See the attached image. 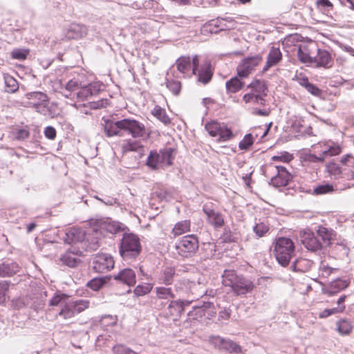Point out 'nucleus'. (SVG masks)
Segmentation results:
<instances>
[{
  "instance_id": "20e7f679",
  "label": "nucleus",
  "mask_w": 354,
  "mask_h": 354,
  "mask_svg": "<svg viewBox=\"0 0 354 354\" xmlns=\"http://www.w3.org/2000/svg\"><path fill=\"white\" fill-rule=\"evenodd\" d=\"M141 251L139 237L133 233H124L119 245V253L122 259L126 261L135 260Z\"/></svg>"
},
{
  "instance_id": "4c0bfd02",
  "label": "nucleus",
  "mask_w": 354,
  "mask_h": 354,
  "mask_svg": "<svg viewBox=\"0 0 354 354\" xmlns=\"http://www.w3.org/2000/svg\"><path fill=\"white\" fill-rule=\"evenodd\" d=\"M3 80L6 86V91L8 93H15L19 88L17 80L8 74L3 75Z\"/></svg>"
},
{
  "instance_id": "7ed1b4c3",
  "label": "nucleus",
  "mask_w": 354,
  "mask_h": 354,
  "mask_svg": "<svg viewBox=\"0 0 354 354\" xmlns=\"http://www.w3.org/2000/svg\"><path fill=\"white\" fill-rule=\"evenodd\" d=\"M25 106L31 107L40 114L53 118L55 115L53 106L50 105L47 95L43 92L34 91L28 93L23 101Z\"/></svg>"
},
{
  "instance_id": "f257e3e1",
  "label": "nucleus",
  "mask_w": 354,
  "mask_h": 354,
  "mask_svg": "<svg viewBox=\"0 0 354 354\" xmlns=\"http://www.w3.org/2000/svg\"><path fill=\"white\" fill-rule=\"evenodd\" d=\"M104 131L107 137L123 136L124 133L131 135L133 138L147 139L149 135L142 122L131 118H124L118 121L106 120Z\"/></svg>"
},
{
  "instance_id": "423d86ee",
  "label": "nucleus",
  "mask_w": 354,
  "mask_h": 354,
  "mask_svg": "<svg viewBox=\"0 0 354 354\" xmlns=\"http://www.w3.org/2000/svg\"><path fill=\"white\" fill-rule=\"evenodd\" d=\"M174 150L165 148L157 152L151 151L147 160V165L152 169H165L173 164Z\"/></svg>"
},
{
  "instance_id": "680f3d73",
  "label": "nucleus",
  "mask_w": 354,
  "mask_h": 354,
  "mask_svg": "<svg viewBox=\"0 0 354 354\" xmlns=\"http://www.w3.org/2000/svg\"><path fill=\"white\" fill-rule=\"evenodd\" d=\"M29 131L26 129H17L15 133V138L19 140H24L29 136Z\"/></svg>"
},
{
  "instance_id": "a211bd4d",
  "label": "nucleus",
  "mask_w": 354,
  "mask_h": 354,
  "mask_svg": "<svg viewBox=\"0 0 354 354\" xmlns=\"http://www.w3.org/2000/svg\"><path fill=\"white\" fill-rule=\"evenodd\" d=\"M181 76L176 75L174 66H171L166 74V86L174 95H178L181 91V83L179 79Z\"/></svg>"
},
{
  "instance_id": "338daca9",
  "label": "nucleus",
  "mask_w": 354,
  "mask_h": 354,
  "mask_svg": "<svg viewBox=\"0 0 354 354\" xmlns=\"http://www.w3.org/2000/svg\"><path fill=\"white\" fill-rule=\"evenodd\" d=\"M326 158L321 154L319 153V156L310 154L308 157V160L311 162H323Z\"/></svg>"
},
{
  "instance_id": "4d7b16f0",
  "label": "nucleus",
  "mask_w": 354,
  "mask_h": 354,
  "mask_svg": "<svg viewBox=\"0 0 354 354\" xmlns=\"http://www.w3.org/2000/svg\"><path fill=\"white\" fill-rule=\"evenodd\" d=\"M114 354H138L134 351L123 345H117L113 348Z\"/></svg>"
},
{
  "instance_id": "6e6d98bb",
  "label": "nucleus",
  "mask_w": 354,
  "mask_h": 354,
  "mask_svg": "<svg viewBox=\"0 0 354 354\" xmlns=\"http://www.w3.org/2000/svg\"><path fill=\"white\" fill-rule=\"evenodd\" d=\"M224 340V338L218 335H211L209 337V343L212 344L215 348H217L219 350H221Z\"/></svg>"
},
{
  "instance_id": "49530a36",
  "label": "nucleus",
  "mask_w": 354,
  "mask_h": 354,
  "mask_svg": "<svg viewBox=\"0 0 354 354\" xmlns=\"http://www.w3.org/2000/svg\"><path fill=\"white\" fill-rule=\"evenodd\" d=\"M337 329L341 335H348L351 330L352 326L349 321L342 319L337 322Z\"/></svg>"
},
{
  "instance_id": "052dcab7",
  "label": "nucleus",
  "mask_w": 354,
  "mask_h": 354,
  "mask_svg": "<svg viewBox=\"0 0 354 354\" xmlns=\"http://www.w3.org/2000/svg\"><path fill=\"white\" fill-rule=\"evenodd\" d=\"M75 304V310H86L89 308V301L86 299H77L73 301Z\"/></svg>"
},
{
  "instance_id": "de8ad7c7",
  "label": "nucleus",
  "mask_w": 354,
  "mask_h": 354,
  "mask_svg": "<svg viewBox=\"0 0 354 354\" xmlns=\"http://www.w3.org/2000/svg\"><path fill=\"white\" fill-rule=\"evenodd\" d=\"M222 124L213 121L205 124V128L212 137H217Z\"/></svg>"
},
{
  "instance_id": "5701e85b",
  "label": "nucleus",
  "mask_w": 354,
  "mask_h": 354,
  "mask_svg": "<svg viewBox=\"0 0 354 354\" xmlns=\"http://www.w3.org/2000/svg\"><path fill=\"white\" fill-rule=\"evenodd\" d=\"M330 54L326 50L317 49V55L313 57L312 66L328 68L331 66Z\"/></svg>"
},
{
  "instance_id": "6ab92c4d",
  "label": "nucleus",
  "mask_w": 354,
  "mask_h": 354,
  "mask_svg": "<svg viewBox=\"0 0 354 354\" xmlns=\"http://www.w3.org/2000/svg\"><path fill=\"white\" fill-rule=\"evenodd\" d=\"M83 75H78L77 77L69 80L64 84V88H62L63 89L62 91V95L67 98H73L75 96V93L73 94V92L76 90H80L83 83Z\"/></svg>"
},
{
  "instance_id": "e433bc0d",
  "label": "nucleus",
  "mask_w": 354,
  "mask_h": 354,
  "mask_svg": "<svg viewBox=\"0 0 354 354\" xmlns=\"http://www.w3.org/2000/svg\"><path fill=\"white\" fill-rule=\"evenodd\" d=\"M68 299L69 297L64 294H55L49 299V306H57L62 308V310H64L63 307L66 306Z\"/></svg>"
},
{
  "instance_id": "f3484780",
  "label": "nucleus",
  "mask_w": 354,
  "mask_h": 354,
  "mask_svg": "<svg viewBox=\"0 0 354 354\" xmlns=\"http://www.w3.org/2000/svg\"><path fill=\"white\" fill-rule=\"evenodd\" d=\"M277 174L271 178L270 184L276 187H285L292 179L291 174L283 166L276 165L273 167Z\"/></svg>"
},
{
  "instance_id": "ddd939ff",
  "label": "nucleus",
  "mask_w": 354,
  "mask_h": 354,
  "mask_svg": "<svg viewBox=\"0 0 354 354\" xmlns=\"http://www.w3.org/2000/svg\"><path fill=\"white\" fill-rule=\"evenodd\" d=\"M113 267L114 260L109 254H99L95 257L93 261V268L97 272L104 273L111 270Z\"/></svg>"
},
{
  "instance_id": "a19ab883",
  "label": "nucleus",
  "mask_w": 354,
  "mask_h": 354,
  "mask_svg": "<svg viewBox=\"0 0 354 354\" xmlns=\"http://www.w3.org/2000/svg\"><path fill=\"white\" fill-rule=\"evenodd\" d=\"M221 350L234 353H241V347L229 339H225Z\"/></svg>"
},
{
  "instance_id": "603ef678",
  "label": "nucleus",
  "mask_w": 354,
  "mask_h": 354,
  "mask_svg": "<svg viewBox=\"0 0 354 354\" xmlns=\"http://www.w3.org/2000/svg\"><path fill=\"white\" fill-rule=\"evenodd\" d=\"M28 52V50L26 49L15 48L11 51L10 55L12 59L22 61L26 58Z\"/></svg>"
},
{
  "instance_id": "1a4fd4ad",
  "label": "nucleus",
  "mask_w": 354,
  "mask_h": 354,
  "mask_svg": "<svg viewBox=\"0 0 354 354\" xmlns=\"http://www.w3.org/2000/svg\"><path fill=\"white\" fill-rule=\"evenodd\" d=\"M198 65V55H194L192 59L189 56H181L176 59L175 65L173 66H176L177 70L176 75H179L181 77H187L196 75Z\"/></svg>"
},
{
  "instance_id": "9d476101",
  "label": "nucleus",
  "mask_w": 354,
  "mask_h": 354,
  "mask_svg": "<svg viewBox=\"0 0 354 354\" xmlns=\"http://www.w3.org/2000/svg\"><path fill=\"white\" fill-rule=\"evenodd\" d=\"M216 205L208 201L203 205V212L206 216L207 223L214 228H221L224 224V216L216 209Z\"/></svg>"
},
{
  "instance_id": "c85d7f7f",
  "label": "nucleus",
  "mask_w": 354,
  "mask_h": 354,
  "mask_svg": "<svg viewBox=\"0 0 354 354\" xmlns=\"http://www.w3.org/2000/svg\"><path fill=\"white\" fill-rule=\"evenodd\" d=\"M209 62L205 63L198 71V81L205 84L208 83L212 77V72Z\"/></svg>"
},
{
  "instance_id": "ea45409f",
  "label": "nucleus",
  "mask_w": 354,
  "mask_h": 354,
  "mask_svg": "<svg viewBox=\"0 0 354 354\" xmlns=\"http://www.w3.org/2000/svg\"><path fill=\"white\" fill-rule=\"evenodd\" d=\"M263 96V95L250 93L245 94L243 97V100L245 103L252 102L260 105H264L266 100Z\"/></svg>"
},
{
  "instance_id": "c9c22d12",
  "label": "nucleus",
  "mask_w": 354,
  "mask_h": 354,
  "mask_svg": "<svg viewBox=\"0 0 354 354\" xmlns=\"http://www.w3.org/2000/svg\"><path fill=\"white\" fill-rule=\"evenodd\" d=\"M297 57L301 62L312 65L313 56L310 55V50L306 46H300L299 47Z\"/></svg>"
},
{
  "instance_id": "7c9ffc66",
  "label": "nucleus",
  "mask_w": 354,
  "mask_h": 354,
  "mask_svg": "<svg viewBox=\"0 0 354 354\" xmlns=\"http://www.w3.org/2000/svg\"><path fill=\"white\" fill-rule=\"evenodd\" d=\"M122 150L123 153H128L130 151H138L141 153L143 151V146L140 142L133 140H127L122 145Z\"/></svg>"
},
{
  "instance_id": "f8f14e48",
  "label": "nucleus",
  "mask_w": 354,
  "mask_h": 354,
  "mask_svg": "<svg viewBox=\"0 0 354 354\" xmlns=\"http://www.w3.org/2000/svg\"><path fill=\"white\" fill-rule=\"evenodd\" d=\"M102 86L103 84L100 82H93L88 84L83 82L75 96L79 101H85L92 96L97 95L102 91Z\"/></svg>"
},
{
  "instance_id": "c756f323",
  "label": "nucleus",
  "mask_w": 354,
  "mask_h": 354,
  "mask_svg": "<svg viewBox=\"0 0 354 354\" xmlns=\"http://www.w3.org/2000/svg\"><path fill=\"white\" fill-rule=\"evenodd\" d=\"M175 274L174 268L167 267L163 270L161 276L158 278V283L166 286L171 285L174 281Z\"/></svg>"
},
{
  "instance_id": "69168bd1",
  "label": "nucleus",
  "mask_w": 354,
  "mask_h": 354,
  "mask_svg": "<svg viewBox=\"0 0 354 354\" xmlns=\"http://www.w3.org/2000/svg\"><path fill=\"white\" fill-rule=\"evenodd\" d=\"M309 93L315 96H319L322 94V91L316 85L310 82L309 84L305 88Z\"/></svg>"
},
{
  "instance_id": "e2e57ef3",
  "label": "nucleus",
  "mask_w": 354,
  "mask_h": 354,
  "mask_svg": "<svg viewBox=\"0 0 354 354\" xmlns=\"http://www.w3.org/2000/svg\"><path fill=\"white\" fill-rule=\"evenodd\" d=\"M214 310L216 308L213 301H203V305L202 306H192V309L193 310Z\"/></svg>"
},
{
  "instance_id": "3c124183",
  "label": "nucleus",
  "mask_w": 354,
  "mask_h": 354,
  "mask_svg": "<svg viewBox=\"0 0 354 354\" xmlns=\"http://www.w3.org/2000/svg\"><path fill=\"white\" fill-rule=\"evenodd\" d=\"M153 288V285L149 283L140 284L138 285L135 290L134 292L138 296H142L147 293H149Z\"/></svg>"
},
{
  "instance_id": "412c9836",
  "label": "nucleus",
  "mask_w": 354,
  "mask_h": 354,
  "mask_svg": "<svg viewBox=\"0 0 354 354\" xmlns=\"http://www.w3.org/2000/svg\"><path fill=\"white\" fill-rule=\"evenodd\" d=\"M85 239V233L83 230L77 227H71L68 229L63 237L65 243L73 244L82 242Z\"/></svg>"
},
{
  "instance_id": "5fc2aeb1",
  "label": "nucleus",
  "mask_w": 354,
  "mask_h": 354,
  "mask_svg": "<svg viewBox=\"0 0 354 354\" xmlns=\"http://www.w3.org/2000/svg\"><path fill=\"white\" fill-rule=\"evenodd\" d=\"M293 159L292 154L287 152L283 151L279 153L278 155L274 156L272 157V160L273 161H280L283 162H289Z\"/></svg>"
},
{
  "instance_id": "f03ea898",
  "label": "nucleus",
  "mask_w": 354,
  "mask_h": 354,
  "mask_svg": "<svg viewBox=\"0 0 354 354\" xmlns=\"http://www.w3.org/2000/svg\"><path fill=\"white\" fill-rule=\"evenodd\" d=\"M222 283L230 289L236 295H243L251 292L254 287V283L243 276H239L233 270H225L222 275Z\"/></svg>"
},
{
  "instance_id": "393cba45",
  "label": "nucleus",
  "mask_w": 354,
  "mask_h": 354,
  "mask_svg": "<svg viewBox=\"0 0 354 354\" xmlns=\"http://www.w3.org/2000/svg\"><path fill=\"white\" fill-rule=\"evenodd\" d=\"M114 279L129 286H134L136 282V273L130 268H124L120 270L115 275Z\"/></svg>"
},
{
  "instance_id": "f704fd0d",
  "label": "nucleus",
  "mask_w": 354,
  "mask_h": 354,
  "mask_svg": "<svg viewBox=\"0 0 354 354\" xmlns=\"http://www.w3.org/2000/svg\"><path fill=\"white\" fill-rule=\"evenodd\" d=\"M243 86L244 83L236 77L231 78L225 83L227 92L231 93L238 92Z\"/></svg>"
},
{
  "instance_id": "39448f33",
  "label": "nucleus",
  "mask_w": 354,
  "mask_h": 354,
  "mask_svg": "<svg viewBox=\"0 0 354 354\" xmlns=\"http://www.w3.org/2000/svg\"><path fill=\"white\" fill-rule=\"evenodd\" d=\"M295 243L287 237H279L276 240L274 254L277 262L283 267L287 266L295 254Z\"/></svg>"
},
{
  "instance_id": "79ce46f5",
  "label": "nucleus",
  "mask_w": 354,
  "mask_h": 354,
  "mask_svg": "<svg viewBox=\"0 0 354 354\" xmlns=\"http://www.w3.org/2000/svg\"><path fill=\"white\" fill-rule=\"evenodd\" d=\"M248 87L252 88V93L266 95L267 87L264 82L260 80H254L252 82Z\"/></svg>"
},
{
  "instance_id": "72a5a7b5",
  "label": "nucleus",
  "mask_w": 354,
  "mask_h": 354,
  "mask_svg": "<svg viewBox=\"0 0 354 354\" xmlns=\"http://www.w3.org/2000/svg\"><path fill=\"white\" fill-rule=\"evenodd\" d=\"M123 227V224L114 221H106L101 224V229L105 230L111 234H116L122 231Z\"/></svg>"
},
{
  "instance_id": "bb28decb",
  "label": "nucleus",
  "mask_w": 354,
  "mask_h": 354,
  "mask_svg": "<svg viewBox=\"0 0 354 354\" xmlns=\"http://www.w3.org/2000/svg\"><path fill=\"white\" fill-rule=\"evenodd\" d=\"M317 235L322 239L324 243L329 245L331 241L336 237V232L331 228H328L322 225L317 226L316 230Z\"/></svg>"
},
{
  "instance_id": "09e8293b",
  "label": "nucleus",
  "mask_w": 354,
  "mask_h": 354,
  "mask_svg": "<svg viewBox=\"0 0 354 354\" xmlns=\"http://www.w3.org/2000/svg\"><path fill=\"white\" fill-rule=\"evenodd\" d=\"M268 225L263 222L257 223L253 227V231L258 237L263 236L268 232Z\"/></svg>"
},
{
  "instance_id": "aec40b11",
  "label": "nucleus",
  "mask_w": 354,
  "mask_h": 354,
  "mask_svg": "<svg viewBox=\"0 0 354 354\" xmlns=\"http://www.w3.org/2000/svg\"><path fill=\"white\" fill-rule=\"evenodd\" d=\"M82 254V252L75 248L68 249L64 254L60 257L61 262L68 267L75 268L77 266L80 260V257Z\"/></svg>"
},
{
  "instance_id": "6e6552de",
  "label": "nucleus",
  "mask_w": 354,
  "mask_h": 354,
  "mask_svg": "<svg viewBox=\"0 0 354 354\" xmlns=\"http://www.w3.org/2000/svg\"><path fill=\"white\" fill-rule=\"evenodd\" d=\"M155 290L157 299L161 301L162 305L168 304V308L184 310L185 308L191 304V302L188 301L180 299L173 300L174 295L171 288H166L163 286L156 287Z\"/></svg>"
},
{
  "instance_id": "2f4dec72",
  "label": "nucleus",
  "mask_w": 354,
  "mask_h": 354,
  "mask_svg": "<svg viewBox=\"0 0 354 354\" xmlns=\"http://www.w3.org/2000/svg\"><path fill=\"white\" fill-rule=\"evenodd\" d=\"M348 286V281L342 279H336L331 281L328 286V292L330 294H335L344 289Z\"/></svg>"
},
{
  "instance_id": "4468645a",
  "label": "nucleus",
  "mask_w": 354,
  "mask_h": 354,
  "mask_svg": "<svg viewBox=\"0 0 354 354\" xmlns=\"http://www.w3.org/2000/svg\"><path fill=\"white\" fill-rule=\"evenodd\" d=\"M314 151L321 153L325 158L338 155L341 152L339 145L329 140L324 142H319L313 146Z\"/></svg>"
},
{
  "instance_id": "cd10ccee",
  "label": "nucleus",
  "mask_w": 354,
  "mask_h": 354,
  "mask_svg": "<svg viewBox=\"0 0 354 354\" xmlns=\"http://www.w3.org/2000/svg\"><path fill=\"white\" fill-rule=\"evenodd\" d=\"M313 262L307 259L299 258L296 259L291 265V269L294 272L304 273L308 272L312 267Z\"/></svg>"
},
{
  "instance_id": "dca6fc26",
  "label": "nucleus",
  "mask_w": 354,
  "mask_h": 354,
  "mask_svg": "<svg viewBox=\"0 0 354 354\" xmlns=\"http://www.w3.org/2000/svg\"><path fill=\"white\" fill-rule=\"evenodd\" d=\"M326 171L328 176L333 179L341 178L354 179V171H347V168H342L339 164L334 162H328L326 166Z\"/></svg>"
},
{
  "instance_id": "4be33fe9",
  "label": "nucleus",
  "mask_w": 354,
  "mask_h": 354,
  "mask_svg": "<svg viewBox=\"0 0 354 354\" xmlns=\"http://www.w3.org/2000/svg\"><path fill=\"white\" fill-rule=\"evenodd\" d=\"M282 59V53L279 48L272 47L267 55V60L264 65L262 73H264L270 68L277 65Z\"/></svg>"
},
{
  "instance_id": "a18cd8bd",
  "label": "nucleus",
  "mask_w": 354,
  "mask_h": 354,
  "mask_svg": "<svg viewBox=\"0 0 354 354\" xmlns=\"http://www.w3.org/2000/svg\"><path fill=\"white\" fill-rule=\"evenodd\" d=\"M334 191L333 185L329 183L322 184L314 187L313 194L315 195H322L331 193Z\"/></svg>"
},
{
  "instance_id": "a878e982",
  "label": "nucleus",
  "mask_w": 354,
  "mask_h": 354,
  "mask_svg": "<svg viewBox=\"0 0 354 354\" xmlns=\"http://www.w3.org/2000/svg\"><path fill=\"white\" fill-rule=\"evenodd\" d=\"M86 34L87 28L85 26L73 24L68 28L66 32V37L68 39H78L82 38Z\"/></svg>"
},
{
  "instance_id": "13d9d810",
  "label": "nucleus",
  "mask_w": 354,
  "mask_h": 354,
  "mask_svg": "<svg viewBox=\"0 0 354 354\" xmlns=\"http://www.w3.org/2000/svg\"><path fill=\"white\" fill-rule=\"evenodd\" d=\"M103 285L104 281L100 278H95L89 281L87 283V286L95 291L100 290Z\"/></svg>"
},
{
  "instance_id": "b1692460",
  "label": "nucleus",
  "mask_w": 354,
  "mask_h": 354,
  "mask_svg": "<svg viewBox=\"0 0 354 354\" xmlns=\"http://www.w3.org/2000/svg\"><path fill=\"white\" fill-rule=\"evenodd\" d=\"M20 267L16 262L6 260L0 263V277H10L19 271Z\"/></svg>"
},
{
  "instance_id": "9b49d317",
  "label": "nucleus",
  "mask_w": 354,
  "mask_h": 354,
  "mask_svg": "<svg viewBox=\"0 0 354 354\" xmlns=\"http://www.w3.org/2000/svg\"><path fill=\"white\" fill-rule=\"evenodd\" d=\"M262 60V56L260 55L243 59L236 68L239 77H247L261 63Z\"/></svg>"
},
{
  "instance_id": "864d4df0",
  "label": "nucleus",
  "mask_w": 354,
  "mask_h": 354,
  "mask_svg": "<svg viewBox=\"0 0 354 354\" xmlns=\"http://www.w3.org/2000/svg\"><path fill=\"white\" fill-rule=\"evenodd\" d=\"M9 286L10 282L7 281H0V305L6 301Z\"/></svg>"
},
{
  "instance_id": "58836bf2",
  "label": "nucleus",
  "mask_w": 354,
  "mask_h": 354,
  "mask_svg": "<svg viewBox=\"0 0 354 354\" xmlns=\"http://www.w3.org/2000/svg\"><path fill=\"white\" fill-rule=\"evenodd\" d=\"M152 114L160 122H162L165 124H168L171 122V120L169 117L166 113V111L164 109L161 108L160 106H156L152 110Z\"/></svg>"
},
{
  "instance_id": "473e14b6",
  "label": "nucleus",
  "mask_w": 354,
  "mask_h": 354,
  "mask_svg": "<svg viewBox=\"0 0 354 354\" xmlns=\"http://www.w3.org/2000/svg\"><path fill=\"white\" fill-rule=\"evenodd\" d=\"M191 223L189 220H184L176 223L172 229L171 233L174 236H180L190 231Z\"/></svg>"
},
{
  "instance_id": "0e129e2a",
  "label": "nucleus",
  "mask_w": 354,
  "mask_h": 354,
  "mask_svg": "<svg viewBox=\"0 0 354 354\" xmlns=\"http://www.w3.org/2000/svg\"><path fill=\"white\" fill-rule=\"evenodd\" d=\"M44 135L48 139L54 140L56 137V130L53 127L48 126L44 129Z\"/></svg>"
},
{
  "instance_id": "c03bdc74",
  "label": "nucleus",
  "mask_w": 354,
  "mask_h": 354,
  "mask_svg": "<svg viewBox=\"0 0 354 354\" xmlns=\"http://www.w3.org/2000/svg\"><path fill=\"white\" fill-rule=\"evenodd\" d=\"M336 270V268L329 266V265L326 261H323L320 262L318 273L319 277L327 278L330 275L331 273Z\"/></svg>"
},
{
  "instance_id": "37998d69",
  "label": "nucleus",
  "mask_w": 354,
  "mask_h": 354,
  "mask_svg": "<svg viewBox=\"0 0 354 354\" xmlns=\"http://www.w3.org/2000/svg\"><path fill=\"white\" fill-rule=\"evenodd\" d=\"M234 135L232 131L227 128L223 123L221 125V127L218 133V142H225L231 140L233 138Z\"/></svg>"
},
{
  "instance_id": "bf43d9fd",
  "label": "nucleus",
  "mask_w": 354,
  "mask_h": 354,
  "mask_svg": "<svg viewBox=\"0 0 354 354\" xmlns=\"http://www.w3.org/2000/svg\"><path fill=\"white\" fill-rule=\"evenodd\" d=\"M341 164L345 167H347V171L349 172L351 168L353 167L354 164V158L351 155H346L341 158Z\"/></svg>"
},
{
  "instance_id": "8fccbe9b",
  "label": "nucleus",
  "mask_w": 354,
  "mask_h": 354,
  "mask_svg": "<svg viewBox=\"0 0 354 354\" xmlns=\"http://www.w3.org/2000/svg\"><path fill=\"white\" fill-rule=\"evenodd\" d=\"M254 138L251 133L246 134L239 142V147L241 150H247L254 143Z\"/></svg>"
},
{
  "instance_id": "2eb2a0df",
  "label": "nucleus",
  "mask_w": 354,
  "mask_h": 354,
  "mask_svg": "<svg viewBox=\"0 0 354 354\" xmlns=\"http://www.w3.org/2000/svg\"><path fill=\"white\" fill-rule=\"evenodd\" d=\"M300 238L302 244L309 251L317 252L322 248V243L315 236V234L309 230L301 232Z\"/></svg>"
},
{
  "instance_id": "0eeeda50",
  "label": "nucleus",
  "mask_w": 354,
  "mask_h": 354,
  "mask_svg": "<svg viewBox=\"0 0 354 354\" xmlns=\"http://www.w3.org/2000/svg\"><path fill=\"white\" fill-rule=\"evenodd\" d=\"M199 247L198 237L194 234L185 235L176 243V250L178 255L189 258L194 255Z\"/></svg>"
},
{
  "instance_id": "774afa93",
  "label": "nucleus",
  "mask_w": 354,
  "mask_h": 354,
  "mask_svg": "<svg viewBox=\"0 0 354 354\" xmlns=\"http://www.w3.org/2000/svg\"><path fill=\"white\" fill-rule=\"evenodd\" d=\"M108 105V100L106 99H102L97 102H93V109H101L104 108Z\"/></svg>"
}]
</instances>
